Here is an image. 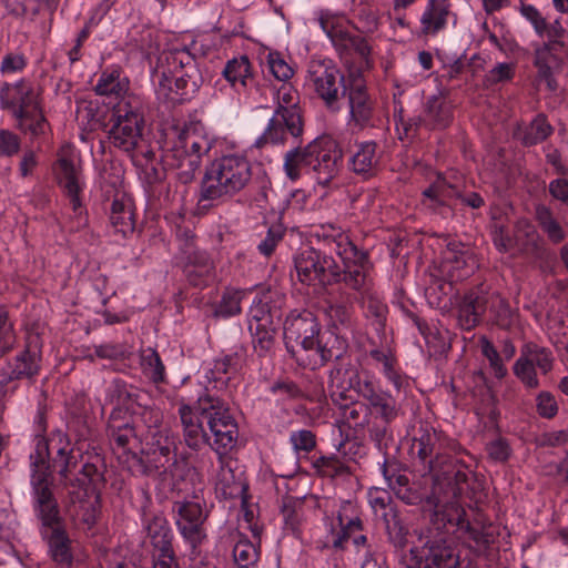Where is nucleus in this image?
<instances>
[{
    "mask_svg": "<svg viewBox=\"0 0 568 568\" xmlns=\"http://www.w3.org/2000/svg\"><path fill=\"white\" fill-rule=\"evenodd\" d=\"M178 414L183 440L190 449L200 450L207 445L222 456L235 446L237 423L221 398L206 393L193 406L181 404Z\"/></svg>",
    "mask_w": 568,
    "mask_h": 568,
    "instance_id": "obj_1",
    "label": "nucleus"
},
{
    "mask_svg": "<svg viewBox=\"0 0 568 568\" xmlns=\"http://www.w3.org/2000/svg\"><path fill=\"white\" fill-rule=\"evenodd\" d=\"M367 268L366 253L359 251L347 234L322 224V284L343 281L359 291L366 283Z\"/></svg>",
    "mask_w": 568,
    "mask_h": 568,
    "instance_id": "obj_2",
    "label": "nucleus"
},
{
    "mask_svg": "<svg viewBox=\"0 0 568 568\" xmlns=\"http://www.w3.org/2000/svg\"><path fill=\"white\" fill-rule=\"evenodd\" d=\"M195 42L191 47H174L159 58L154 71L158 94L173 103L191 100L203 84V77L195 55Z\"/></svg>",
    "mask_w": 568,
    "mask_h": 568,
    "instance_id": "obj_3",
    "label": "nucleus"
},
{
    "mask_svg": "<svg viewBox=\"0 0 568 568\" xmlns=\"http://www.w3.org/2000/svg\"><path fill=\"white\" fill-rule=\"evenodd\" d=\"M354 390L367 402L369 417L379 420L384 426L390 425L404 414L402 405L387 390H383L373 377H361L354 367H337L328 376L329 397L339 400L345 398L347 390Z\"/></svg>",
    "mask_w": 568,
    "mask_h": 568,
    "instance_id": "obj_4",
    "label": "nucleus"
},
{
    "mask_svg": "<svg viewBox=\"0 0 568 568\" xmlns=\"http://www.w3.org/2000/svg\"><path fill=\"white\" fill-rule=\"evenodd\" d=\"M252 182V164L243 154L222 155L206 168L199 203L225 201Z\"/></svg>",
    "mask_w": 568,
    "mask_h": 568,
    "instance_id": "obj_5",
    "label": "nucleus"
},
{
    "mask_svg": "<svg viewBox=\"0 0 568 568\" xmlns=\"http://www.w3.org/2000/svg\"><path fill=\"white\" fill-rule=\"evenodd\" d=\"M48 458V444L41 438L37 442L34 453L30 454L32 507L41 527L64 521L53 493V477Z\"/></svg>",
    "mask_w": 568,
    "mask_h": 568,
    "instance_id": "obj_6",
    "label": "nucleus"
},
{
    "mask_svg": "<svg viewBox=\"0 0 568 568\" xmlns=\"http://www.w3.org/2000/svg\"><path fill=\"white\" fill-rule=\"evenodd\" d=\"M173 133L175 138L166 158H171V165L179 170L176 174L179 181L187 184L194 180L202 159L213 148V140L207 138L203 133L202 125L195 122L174 126Z\"/></svg>",
    "mask_w": 568,
    "mask_h": 568,
    "instance_id": "obj_7",
    "label": "nucleus"
},
{
    "mask_svg": "<svg viewBox=\"0 0 568 568\" xmlns=\"http://www.w3.org/2000/svg\"><path fill=\"white\" fill-rule=\"evenodd\" d=\"M410 556L418 568H459V555L438 529L415 531Z\"/></svg>",
    "mask_w": 568,
    "mask_h": 568,
    "instance_id": "obj_8",
    "label": "nucleus"
},
{
    "mask_svg": "<svg viewBox=\"0 0 568 568\" xmlns=\"http://www.w3.org/2000/svg\"><path fill=\"white\" fill-rule=\"evenodd\" d=\"M113 124L109 130L111 143L125 152H132L143 141L144 113L134 98L122 99L113 106Z\"/></svg>",
    "mask_w": 568,
    "mask_h": 568,
    "instance_id": "obj_9",
    "label": "nucleus"
},
{
    "mask_svg": "<svg viewBox=\"0 0 568 568\" xmlns=\"http://www.w3.org/2000/svg\"><path fill=\"white\" fill-rule=\"evenodd\" d=\"M322 30L342 58H347L353 50L359 59L362 70H368L373 67L369 42L363 37L352 34L344 20L333 23L322 14Z\"/></svg>",
    "mask_w": 568,
    "mask_h": 568,
    "instance_id": "obj_10",
    "label": "nucleus"
},
{
    "mask_svg": "<svg viewBox=\"0 0 568 568\" xmlns=\"http://www.w3.org/2000/svg\"><path fill=\"white\" fill-rule=\"evenodd\" d=\"M175 525L184 540L191 546L192 552L206 539L204 523L209 513L200 501H175L172 507Z\"/></svg>",
    "mask_w": 568,
    "mask_h": 568,
    "instance_id": "obj_11",
    "label": "nucleus"
},
{
    "mask_svg": "<svg viewBox=\"0 0 568 568\" xmlns=\"http://www.w3.org/2000/svg\"><path fill=\"white\" fill-rule=\"evenodd\" d=\"M554 364L552 352L536 343H525L520 348V355L514 365V374L527 388H537L539 379L536 368L542 374L551 371Z\"/></svg>",
    "mask_w": 568,
    "mask_h": 568,
    "instance_id": "obj_12",
    "label": "nucleus"
},
{
    "mask_svg": "<svg viewBox=\"0 0 568 568\" xmlns=\"http://www.w3.org/2000/svg\"><path fill=\"white\" fill-rule=\"evenodd\" d=\"M453 121V105L450 101L442 95H430L424 103L423 111L419 116L407 121L403 118V110L398 114L397 125L400 124L406 134L416 132L418 128L427 130H443Z\"/></svg>",
    "mask_w": 568,
    "mask_h": 568,
    "instance_id": "obj_13",
    "label": "nucleus"
},
{
    "mask_svg": "<svg viewBox=\"0 0 568 568\" xmlns=\"http://www.w3.org/2000/svg\"><path fill=\"white\" fill-rule=\"evenodd\" d=\"M286 333L301 339V345L305 356L301 354L298 361L311 369L317 365V355L320 354V324L314 313L304 312L298 315L288 327Z\"/></svg>",
    "mask_w": 568,
    "mask_h": 568,
    "instance_id": "obj_14",
    "label": "nucleus"
},
{
    "mask_svg": "<svg viewBox=\"0 0 568 568\" xmlns=\"http://www.w3.org/2000/svg\"><path fill=\"white\" fill-rule=\"evenodd\" d=\"M146 457L148 462L156 469L163 473L174 475L176 460V439L168 428L153 429L152 434L146 436Z\"/></svg>",
    "mask_w": 568,
    "mask_h": 568,
    "instance_id": "obj_15",
    "label": "nucleus"
},
{
    "mask_svg": "<svg viewBox=\"0 0 568 568\" xmlns=\"http://www.w3.org/2000/svg\"><path fill=\"white\" fill-rule=\"evenodd\" d=\"M142 433L126 416H122L121 408H113L108 422V436L113 450L121 452L128 458H136L133 452L141 444Z\"/></svg>",
    "mask_w": 568,
    "mask_h": 568,
    "instance_id": "obj_16",
    "label": "nucleus"
},
{
    "mask_svg": "<svg viewBox=\"0 0 568 568\" xmlns=\"http://www.w3.org/2000/svg\"><path fill=\"white\" fill-rule=\"evenodd\" d=\"M353 506L351 501L341 503L336 517L329 521V532L326 536L324 546H333L335 548L343 547L346 539L352 538L353 544L356 547L364 546L366 542V536L356 532L362 530V521L358 517H347V513L352 510Z\"/></svg>",
    "mask_w": 568,
    "mask_h": 568,
    "instance_id": "obj_17",
    "label": "nucleus"
},
{
    "mask_svg": "<svg viewBox=\"0 0 568 568\" xmlns=\"http://www.w3.org/2000/svg\"><path fill=\"white\" fill-rule=\"evenodd\" d=\"M42 539L48 546V555L60 568H70L73 564L72 540L67 531L65 523L40 528Z\"/></svg>",
    "mask_w": 568,
    "mask_h": 568,
    "instance_id": "obj_18",
    "label": "nucleus"
},
{
    "mask_svg": "<svg viewBox=\"0 0 568 568\" xmlns=\"http://www.w3.org/2000/svg\"><path fill=\"white\" fill-rule=\"evenodd\" d=\"M57 179L59 186L69 199L73 212L81 215L82 201L80 195L84 186L81 166L74 164L71 159L61 156L57 162Z\"/></svg>",
    "mask_w": 568,
    "mask_h": 568,
    "instance_id": "obj_19",
    "label": "nucleus"
},
{
    "mask_svg": "<svg viewBox=\"0 0 568 568\" xmlns=\"http://www.w3.org/2000/svg\"><path fill=\"white\" fill-rule=\"evenodd\" d=\"M48 447L58 443L57 456L52 459V466L60 477V484L63 487H75V477L79 473V462L73 454V449L69 448L68 437L61 430L53 432L49 442L43 439Z\"/></svg>",
    "mask_w": 568,
    "mask_h": 568,
    "instance_id": "obj_20",
    "label": "nucleus"
},
{
    "mask_svg": "<svg viewBox=\"0 0 568 568\" xmlns=\"http://www.w3.org/2000/svg\"><path fill=\"white\" fill-rule=\"evenodd\" d=\"M489 292L483 287L466 293L458 304L457 323L464 331H470L476 327L481 316L488 311Z\"/></svg>",
    "mask_w": 568,
    "mask_h": 568,
    "instance_id": "obj_21",
    "label": "nucleus"
},
{
    "mask_svg": "<svg viewBox=\"0 0 568 568\" xmlns=\"http://www.w3.org/2000/svg\"><path fill=\"white\" fill-rule=\"evenodd\" d=\"M568 53V45H560L551 40L536 44L534 48V65L538 71V77L545 80L549 88L554 82L552 70L562 64V55Z\"/></svg>",
    "mask_w": 568,
    "mask_h": 568,
    "instance_id": "obj_22",
    "label": "nucleus"
},
{
    "mask_svg": "<svg viewBox=\"0 0 568 568\" xmlns=\"http://www.w3.org/2000/svg\"><path fill=\"white\" fill-rule=\"evenodd\" d=\"M356 393L347 390L345 398L339 400L331 397L333 404L337 406L336 422L346 425L348 428L363 429L369 424V407L367 402L357 400Z\"/></svg>",
    "mask_w": 568,
    "mask_h": 568,
    "instance_id": "obj_23",
    "label": "nucleus"
},
{
    "mask_svg": "<svg viewBox=\"0 0 568 568\" xmlns=\"http://www.w3.org/2000/svg\"><path fill=\"white\" fill-rule=\"evenodd\" d=\"M429 503H434L435 514H439L442 508H445V511H452L453 514H448L447 521L449 524L455 523L458 529L465 531L477 546L487 547L494 541L493 535L484 527L473 526L465 519V510L457 501H448L446 505H443L440 499L434 497V500L429 499Z\"/></svg>",
    "mask_w": 568,
    "mask_h": 568,
    "instance_id": "obj_24",
    "label": "nucleus"
},
{
    "mask_svg": "<svg viewBox=\"0 0 568 568\" xmlns=\"http://www.w3.org/2000/svg\"><path fill=\"white\" fill-rule=\"evenodd\" d=\"M452 14L449 0H428L419 18V34L434 38L447 29Z\"/></svg>",
    "mask_w": 568,
    "mask_h": 568,
    "instance_id": "obj_25",
    "label": "nucleus"
},
{
    "mask_svg": "<svg viewBox=\"0 0 568 568\" xmlns=\"http://www.w3.org/2000/svg\"><path fill=\"white\" fill-rule=\"evenodd\" d=\"M476 267L477 261L468 250H447L442 263V273L446 276L448 283L442 284L439 288L444 291L446 286L450 287L453 282H459L469 277Z\"/></svg>",
    "mask_w": 568,
    "mask_h": 568,
    "instance_id": "obj_26",
    "label": "nucleus"
},
{
    "mask_svg": "<svg viewBox=\"0 0 568 568\" xmlns=\"http://www.w3.org/2000/svg\"><path fill=\"white\" fill-rule=\"evenodd\" d=\"M276 109L274 113L283 115L292 130V136L302 134V115L298 108L300 97L297 91L290 84L283 83L275 92Z\"/></svg>",
    "mask_w": 568,
    "mask_h": 568,
    "instance_id": "obj_27",
    "label": "nucleus"
},
{
    "mask_svg": "<svg viewBox=\"0 0 568 568\" xmlns=\"http://www.w3.org/2000/svg\"><path fill=\"white\" fill-rule=\"evenodd\" d=\"M0 103L2 109L14 108L13 115L32 110L39 104L33 89L24 80L14 84L3 83L0 89Z\"/></svg>",
    "mask_w": 568,
    "mask_h": 568,
    "instance_id": "obj_28",
    "label": "nucleus"
},
{
    "mask_svg": "<svg viewBox=\"0 0 568 568\" xmlns=\"http://www.w3.org/2000/svg\"><path fill=\"white\" fill-rule=\"evenodd\" d=\"M383 477L390 490L397 498L408 505H417L422 501L420 494L409 487L408 477L400 473L395 464H388L386 460L381 465Z\"/></svg>",
    "mask_w": 568,
    "mask_h": 568,
    "instance_id": "obj_29",
    "label": "nucleus"
},
{
    "mask_svg": "<svg viewBox=\"0 0 568 568\" xmlns=\"http://www.w3.org/2000/svg\"><path fill=\"white\" fill-rule=\"evenodd\" d=\"M106 395L111 402L116 403L115 408L122 409V416H126L141 405L143 399H148L146 393L120 378L112 381Z\"/></svg>",
    "mask_w": 568,
    "mask_h": 568,
    "instance_id": "obj_30",
    "label": "nucleus"
},
{
    "mask_svg": "<svg viewBox=\"0 0 568 568\" xmlns=\"http://www.w3.org/2000/svg\"><path fill=\"white\" fill-rule=\"evenodd\" d=\"M320 138H315L304 149H294L286 153L284 168L287 175L295 180L298 178V170L302 166H312L317 170L320 164Z\"/></svg>",
    "mask_w": 568,
    "mask_h": 568,
    "instance_id": "obj_31",
    "label": "nucleus"
},
{
    "mask_svg": "<svg viewBox=\"0 0 568 568\" xmlns=\"http://www.w3.org/2000/svg\"><path fill=\"white\" fill-rule=\"evenodd\" d=\"M437 443L436 432L428 426H420L413 438L410 454L413 457H417L420 464L428 468V470H434L435 468L434 454Z\"/></svg>",
    "mask_w": 568,
    "mask_h": 568,
    "instance_id": "obj_32",
    "label": "nucleus"
},
{
    "mask_svg": "<svg viewBox=\"0 0 568 568\" xmlns=\"http://www.w3.org/2000/svg\"><path fill=\"white\" fill-rule=\"evenodd\" d=\"M456 190L443 176L438 175L437 179L423 191V203L428 209L447 213L449 211V200L456 197Z\"/></svg>",
    "mask_w": 568,
    "mask_h": 568,
    "instance_id": "obj_33",
    "label": "nucleus"
},
{
    "mask_svg": "<svg viewBox=\"0 0 568 568\" xmlns=\"http://www.w3.org/2000/svg\"><path fill=\"white\" fill-rule=\"evenodd\" d=\"M345 93L344 75L335 67L325 65L322 78V100L326 106L332 111L338 110L339 100L344 98Z\"/></svg>",
    "mask_w": 568,
    "mask_h": 568,
    "instance_id": "obj_34",
    "label": "nucleus"
},
{
    "mask_svg": "<svg viewBox=\"0 0 568 568\" xmlns=\"http://www.w3.org/2000/svg\"><path fill=\"white\" fill-rule=\"evenodd\" d=\"M295 268L300 282L311 286L313 293H317V284L320 281V253L313 247L301 251L295 257Z\"/></svg>",
    "mask_w": 568,
    "mask_h": 568,
    "instance_id": "obj_35",
    "label": "nucleus"
},
{
    "mask_svg": "<svg viewBox=\"0 0 568 568\" xmlns=\"http://www.w3.org/2000/svg\"><path fill=\"white\" fill-rule=\"evenodd\" d=\"M144 529L156 552L173 549V532L169 521L162 514H154L146 518Z\"/></svg>",
    "mask_w": 568,
    "mask_h": 568,
    "instance_id": "obj_36",
    "label": "nucleus"
},
{
    "mask_svg": "<svg viewBox=\"0 0 568 568\" xmlns=\"http://www.w3.org/2000/svg\"><path fill=\"white\" fill-rule=\"evenodd\" d=\"M221 469L217 474L216 490L225 499L243 497L246 491V484L240 475H236L230 463L225 459V455L219 456Z\"/></svg>",
    "mask_w": 568,
    "mask_h": 568,
    "instance_id": "obj_37",
    "label": "nucleus"
},
{
    "mask_svg": "<svg viewBox=\"0 0 568 568\" xmlns=\"http://www.w3.org/2000/svg\"><path fill=\"white\" fill-rule=\"evenodd\" d=\"M343 165V154L337 142L322 134V186L333 181Z\"/></svg>",
    "mask_w": 568,
    "mask_h": 568,
    "instance_id": "obj_38",
    "label": "nucleus"
},
{
    "mask_svg": "<svg viewBox=\"0 0 568 568\" xmlns=\"http://www.w3.org/2000/svg\"><path fill=\"white\" fill-rule=\"evenodd\" d=\"M349 113L354 123L363 128L372 116V106L365 87L355 83L348 95Z\"/></svg>",
    "mask_w": 568,
    "mask_h": 568,
    "instance_id": "obj_39",
    "label": "nucleus"
},
{
    "mask_svg": "<svg viewBox=\"0 0 568 568\" xmlns=\"http://www.w3.org/2000/svg\"><path fill=\"white\" fill-rule=\"evenodd\" d=\"M535 219L540 230L554 244L561 243L566 237L564 225L556 219L550 207L544 204L535 206Z\"/></svg>",
    "mask_w": 568,
    "mask_h": 568,
    "instance_id": "obj_40",
    "label": "nucleus"
},
{
    "mask_svg": "<svg viewBox=\"0 0 568 568\" xmlns=\"http://www.w3.org/2000/svg\"><path fill=\"white\" fill-rule=\"evenodd\" d=\"M242 362L243 357L239 352L216 358L207 373V378L216 384L220 383L221 387L226 386L231 376L241 369Z\"/></svg>",
    "mask_w": 568,
    "mask_h": 568,
    "instance_id": "obj_41",
    "label": "nucleus"
},
{
    "mask_svg": "<svg viewBox=\"0 0 568 568\" xmlns=\"http://www.w3.org/2000/svg\"><path fill=\"white\" fill-rule=\"evenodd\" d=\"M140 367L143 375L153 384L166 382L165 366L159 353L151 348L140 351Z\"/></svg>",
    "mask_w": 568,
    "mask_h": 568,
    "instance_id": "obj_42",
    "label": "nucleus"
},
{
    "mask_svg": "<svg viewBox=\"0 0 568 568\" xmlns=\"http://www.w3.org/2000/svg\"><path fill=\"white\" fill-rule=\"evenodd\" d=\"M179 237H184L185 242L182 246L183 253L186 257L185 266L199 267L202 273L213 272L214 264L205 251L194 247V234L191 231H183L178 234Z\"/></svg>",
    "mask_w": 568,
    "mask_h": 568,
    "instance_id": "obj_43",
    "label": "nucleus"
},
{
    "mask_svg": "<svg viewBox=\"0 0 568 568\" xmlns=\"http://www.w3.org/2000/svg\"><path fill=\"white\" fill-rule=\"evenodd\" d=\"M283 118V115L273 114L262 135L256 139L254 143L256 148H263L266 144H283L287 134L292 135V130Z\"/></svg>",
    "mask_w": 568,
    "mask_h": 568,
    "instance_id": "obj_44",
    "label": "nucleus"
},
{
    "mask_svg": "<svg viewBox=\"0 0 568 568\" xmlns=\"http://www.w3.org/2000/svg\"><path fill=\"white\" fill-rule=\"evenodd\" d=\"M129 82L121 77L120 70L104 71L94 88L99 95H113L114 98L125 99L123 95L128 91ZM128 97L126 99H129Z\"/></svg>",
    "mask_w": 568,
    "mask_h": 568,
    "instance_id": "obj_45",
    "label": "nucleus"
},
{
    "mask_svg": "<svg viewBox=\"0 0 568 568\" xmlns=\"http://www.w3.org/2000/svg\"><path fill=\"white\" fill-rule=\"evenodd\" d=\"M14 116L18 120V128L22 132L30 134L31 138L43 135L49 129V123L39 104H34L32 110L16 114Z\"/></svg>",
    "mask_w": 568,
    "mask_h": 568,
    "instance_id": "obj_46",
    "label": "nucleus"
},
{
    "mask_svg": "<svg viewBox=\"0 0 568 568\" xmlns=\"http://www.w3.org/2000/svg\"><path fill=\"white\" fill-rule=\"evenodd\" d=\"M103 458L95 454L90 456L80 467L78 477H75V487L84 488L88 484L97 485L104 483L103 470H104Z\"/></svg>",
    "mask_w": 568,
    "mask_h": 568,
    "instance_id": "obj_47",
    "label": "nucleus"
},
{
    "mask_svg": "<svg viewBox=\"0 0 568 568\" xmlns=\"http://www.w3.org/2000/svg\"><path fill=\"white\" fill-rule=\"evenodd\" d=\"M248 329L253 336L255 351L258 352L260 355H264L273 346L277 324L267 322L265 317L256 325L250 322Z\"/></svg>",
    "mask_w": 568,
    "mask_h": 568,
    "instance_id": "obj_48",
    "label": "nucleus"
},
{
    "mask_svg": "<svg viewBox=\"0 0 568 568\" xmlns=\"http://www.w3.org/2000/svg\"><path fill=\"white\" fill-rule=\"evenodd\" d=\"M488 310L490 311L495 324L503 328H510L516 320V313L510 307L509 303L501 297L498 293H489Z\"/></svg>",
    "mask_w": 568,
    "mask_h": 568,
    "instance_id": "obj_49",
    "label": "nucleus"
},
{
    "mask_svg": "<svg viewBox=\"0 0 568 568\" xmlns=\"http://www.w3.org/2000/svg\"><path fill=\"white\" fill-rule=\"evenodd\" d=\"M224 78L235 87L237 83L246 88L252 81L251 63L246 55L230 60L223 69Z\"/></svg>",
    "mask_w": 568,
    "mask_h": 568,
    "instance_id": "obj_50",
    "label": "nucleus"
},
{
    "mask_svg": "<svg viewBox=\"0 0 568 568\" xmlns=\"http://www.w3.org/2000/svg\"><path fill=\"white\" fill-rule=\"evenodd\" d=\"M126 418L136 425V429H139L140 424H143L148 429L146 436L152 434L153 429H161L162 414L159 409L151 407L146 399H143L142 404L138 405Z\"/></svg>",
    "mask_w": 568,
    "mask_h": 568,
    "instance_id": "obj_51",
    "label": "nucleus"
},
{
    "mask_svg": "<svg viewBox=\"0 0 568 568\" xmlns=\"http://www.w3.org/2000/svg\"><path fill=\"white\" fill-rule=\"evenodd\" d=\"M110 223L116 233L126 236L134 231L133 212L129 205L114 200L111 205Z\"/></svg>",
    "mask_w": 568,
    "mask_h": 568,
    "instance_id": "obj_52",
    "label": "nucleus"
},
{
    "mask_svg": "<svg viewBox=\"0 0 568 568\" xmlns=\"http://www.w3.org/2000/svg\"><path fill=\"white\" fill-rule=\"evenodd\" d=\"M39 361L40 356L38 353L26 348L19 355H17L10 378L21 379L36 376L40 368Z\"/></svg>",
    "mask_w": 568,
    "mask_h": 568,
    "instance_id": "obj_53",
    "label": "nucleus"
},
{
    "mask_svg": "<svg viewBox=\"0 0 568 568\" xmlns=\"http://www.w3.org/2000/svg\"><path fill=\"white\" fill-rule=\"evenodd\" d=\"M552 132L544 114H538L523 132H519L521 142L525 145H536L546 140Z\"/></svg>",
    "mask_w": 568,
    "mask_h": 568,
    "instance_id": "obj_54",
    "label": "nucleus"
},
{
    "mask_svg": "<svg viewBox=\"0 0 568 568\" xmlns=\"http://www.w3.org/2000/svg\"><path fill=\"white\" fill-rule=\"evenodd\" d=\"M352 166L356 173H368L377 163L376 143L365 142L352 156Z\"/></svg>",
    "mask_w": 568,
    "mask_h": 568,
    "instance_id": "obj_55",
    "label": "nucleus"
},
{
    "mask_svg": "<svg viewBox=\"0 0 568 568\" xmlns=\"http://www.w3.org/2000/svg\"><path fill=\"white\" fill-rule=\"evenodd\" d=\"M303 507V499L293 496H285L282 499L281 511L283 515L284 525L286 528L295 532L301 524V511Z\"/></svg>",
    "mask_w": 568,
    "mask_h": 568,
    "instance_id": "obj_56",
    "label": "nucleus"
},
{
    "mask_svg": "<svg viewBox=\"0 0 568 568\" xmlns=\"http://www.w3.org/2000/svg\"><path fill=\"white\" fill-rule=\"evenodd\" d=\"M243 296L244 292L241 290H226L215 308V315L230 317L240 314Z\"/></svg>",
    "mask_w": 568,
    "mask_h": 568,
    "instance_id": "obj_57",
    "label": "nucleus"
},
{
    "mask_svg": "<svg viewBox=\"0 0 568 568\" xmlns=\"http://www.w3.org/2000/svg\"><path fill=\"white\" fill-rule=\"evenodd\" d=\"M479 346L483 356L489 362V366L496 378H504L507 374L501 356L494 344L486 337H479Z\"/></svg>",
    "mask_w": 568,
    "mask_h": 568,
    "instance_id": "obj_58",
    "label": "nucleus"
},
{
    "mask_svg": "<svg viewBox=\"0 0 568 568\" xmlns=\"http://www.w3.org/2000/svg\"><path fill=\"white\" fill-rule=\"evenodd\" d=\"M364 305L367 317L374 320L376 331L383 328L387 313V305L384 301L375 293H367L364 297Z\"/></svg>",
    "mask_w": 568,
    "mask_h": 568,
    "instance_id": "obj_59",
    "label": "nucleus"
},
{
    "mask_svg": "<svg viewBox=\"0 0 568 568\" xmlns=\"http://www.w3.org/2000/svg\"><path fill=\"white\" fill-rule=\"evenodd\" d=\"M266 65L271 74L278 81H283L286 83L293 74L294 70L292 67L284 60L282 54L276 51L268 52L266 55Z\"/></svg>",
    "mask_w": 568,
    "mask_h": 568,
    "instance_id": "obj_60",
    "label": "nucleus"
},
{
    "mask_svg": "<svg viewBox=\"0 0 568 568\" xmlns=\"http://www.w3.org/2000/svg\"><path fill=\"white\" fill-rule=\"evenodd\" d=\"M233 559L234 561H250L258 562L260 550L258 548L247 538H241L233 547Z\"/></svg>",
    "mask_w": 568,
    "mask_h": 568,
    "instance_id": "obj_61",
    "label": "nucleus"
},
{
    "mask_svg": "<svg viewBox=\"0 0 568 568\" xmlns=\"http://www.w3.org/2000/svg\"><path fill=\"white\" fill-rule=\"evenodd\" d=\"M536 410L542 418H554L559 410L555 395L547 390L538 393L536 396Z\"/></svg>",
    "mask_w": 568,
    "mask_h": 568,
    "instance_id": "obj_62",
    "label": "nucleus"
},
{
    "mask_svg": "<svg viewBox=\"0 0 568 568\" xmlns=\"http://www.w3.org/2000/svg\"><path fill=\"white\" fill-rule=\"evenodd\" d=\"M520 14L531 24L535 33L539 38H545L546 18L532 4L523 3L519 8Z\"/></svg>",
    "mask_w": 568,
    "mask_h": 568,
    "instance_id": "obj_63",
    "label": "nucleus"
},
{
    "mask_svg": "<svg viewBox=\"0 0 568 568\" xmlns=\"http://www.w3.org/2000/svg\"><path fill=\"white\" fill-rule=\"evenodd\" d=\"M488 457L495 463H505L511 456L513 449L506 438L497 437L486 444Z\"/></svg>",
    "mask_w": 568,
    "mask_h": 568,
    "instance_id": "obj_64",
    "label": "nucleus"
}]
</instances>
